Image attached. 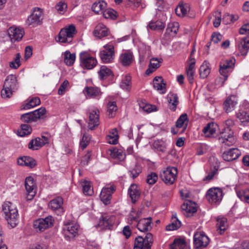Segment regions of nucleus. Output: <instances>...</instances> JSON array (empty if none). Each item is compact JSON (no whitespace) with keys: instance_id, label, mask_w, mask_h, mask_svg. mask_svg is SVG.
<instances>
[{"instance_id":"nucleus-1","label":"nucleus","mask_w":249,"mask_h":249,"mask_svg":"<svg viewBox=\"0 0 249 249\" xmlns=\"http://www.w3.org/2000/svg\"><path fill=\"white\" fill-rule=\"evenodd\" d=\"M18 82L15 75H8L4 82L3 89L1 91V95L3 98H10L13 92L18 89Z\"/></svg>"},{"instance_id":"nucleus-2","label":"nucleus","mask_w":249,"mask_h":249,"mask_svg":"<svg viewBox=\"0 0 249 249\" xmlns=\"http://www.w3.org/2000/svg\"><path fill=\"white\" fill-rule=\"evenodd\" d=\"M2 212L8 224L12 228L15 227L18 224V214L14 205L10 202H4L2 205Z\"/></svg>"},{"instance_id":"nucleus-3","label":"nucleus","mask_w":249,"mask_h":249,"mask_svg":"<svg viewBox=\"0 0 249 249\" xmlns=\"http://www.w3.org/2000/svg\"><path fill=\"white\" fill-rule=\"evenodd\" d=\"M76 31L74 25L71 24L61 29L57 37L55 38L56 42L63 43H70L76 35Z\"/></svg>"},{"instance_id":"nucleus-4","label":"nucleus","mask_w":249,"mask_h":249,"mask_svg":"<svg viewBox=\"0 0 249 249\" xmlns=\"http://www.w3.org/2000/svg\"><path fill=\"white\" fill-rule=\"evenodd\" d=\"M218 140L219 142L225 146H231L235 143L233 132L229 126L224 127L220 131Z\"/></svg>"},{"instance_id":"nucleus-5","label":"nucleus","mask_w":249,"mask_h":249,"mask_svg":"<svg viewBox=\"0 0 249 249\" xmlns=\"http://www.w3.org/2000/svg\"><path fill=\"white\" fill-rule=\"evenodd\" d=\"M46 110L44 107H41L34 111L22 114L20 119L25 123H31L36 121L38 119H43L46 117Z\"/></svg>"},{"instance_id":"nucleus-6","label":"nucleus","mask_w":249,"mask_h":249,"mask_svg":"<svg viewBox=\"0 0 249 249\" xmlns=\"http://www.w3.org/2000/svg\"><path fill=\"white\" fill-rule=\"evenodd\" d=\"M153 242V235L147 232L144 237L142 236H137L135 239L134 244L136 248L140 249H151Z\"/></svg>"},{"instance_id":"nucleus-7","label":"nucleus","mask_w":249,"mask_h":249,"mask_svg":"<svg viewBox=\"0 0 249 249\" xmlns=\"http://www.w3.org/2000/svg\"><path fill=\"white\" fill-rule=\"evenodd\" d=\"M54 219L49 215L45 218H39L34 221V227L37 231H43L53 226Z\"/></svg>"},{"instance_id":"nucleus-8","label":"nucleus","mask_w":249,"mask_h":249,"mask_svg":"<svg viewBox=\"0 0 249 249\" xmlns=\"http://www.w3.org/2000/svg\"><path fill=\"white\" fill-rule=\"evenodd\" d=\"M80 60L82 67L87 70L92 69L96 66L97 63L96 59L86 52H81L80 53Z\"/></svg>"},{"instance_id":"nucleus-9","label":"nucleus","mask_w":249,"mask_h":249,"mask_svg":"<svg viewBox=\"0 0 249 249\" xmlns=\"http://www.w3.org/2000/svg\"><path fill=\"white\" fill-rule=\"evenodd\" d=\"M178 174L177 168L174 167H167L160 175L161 179L166 184L171 185L175 182Z\"/></svg>"},{"instance_id":"nucleus-10","label":"nucleus","mask_w":249,"mask_h":249,"mask_svg":"<svg viewBox=\"0 0 249 249\" xmlns=\"http://www.w3.org/2000/svg\"><path fill=\"white\" fill-rule=\"evenodd\" d=\"M43 18L42 10L39 8H35L27 18L26 23L28 25L35 27L42 24Z\"/></svg>"},{"instance_id":"nucleus-11","label":"nucleus","mask_w":249,"mask_h":249,"mask_svg":"<svg viewBox=\"0 0 249 249\" xmlns=\"http://www.w3.org/2000/svg\"><path fill=\"white\" fill-rule=\"evenodd\" d=\"M222 191L219 188L209 189L206 195V199L211 204H216L220 202L222 199Z\"/></svg>"},{"instance_id":"nucleus-12","label":"nucleus","mask_w":249,"mask_h":249,"mask_svg":"<svg viewBox=\"0 0 249 249\" xmlns=\"http://www.w3.org/2000/svg\"><path fill=\"white\" fill-rule=\"evenodd\" d=\"M209 243V239L204 232H196L194 235V247L196 249H202L206 247Z\"/></svg>"},{"instance_id":"nucleus-13","label":"nucleus","mask_w":249,"mask_h":249,"mask_svg":"<svg viewBox=\"0 0 249 249\" xmlns=\"http://www.w3.org/2000/svg\"><path fill=\"white\" fill-rule=\"evenodd\" d=\"M99 110L94 108L89 110L88 128L92 130L98 127L99 124Z\"/></svg>"},{"instance_id":"nucleus-14","label":"nucleus","mask_w":249,"mask_h":249,"mask_svg":"<svg viewBox=\"0 0 249 249\" xmlns=\"http://www.w3.org/2000/svg\"><path fill=\"white\" fill-rule=\"evenodd\" d=\"M105 50L100 53V56L104 63H107L112 61L114 56V46L107 44L104 46Z\"/></svg>"},{"instance_id":"nucleus-15","label":"nucleus","mask_w":249,"mask_h":249,"mask_svg":"<svg viewBox=\"0 0 249 249\" xmlns=\"http://www.w3.org/2000/svg\"><path fill=\"white\" fill-rule=\"evenodd\" d=\"M25 186L28 193L27 199H32L36 194V183L32 177L29 176L25 178Z\"/></svg>"},{"instance_id":"nucleus-16","label":"nucleus","mask_w":249,"mask_h":249,"mask_svg":"<svg viewBox=\"0 0 249 249\" xmlns=\"http://www.w3.org/2000/svg\"><path fill=\"white\" fill-rule=\"evenodd\" d=\"M181 209L183 214L186 217H190L197 211L196 204L195 202L189 201L183 203Z\"/></svg>"},{"instance_id":"nucleus-17","label":"nucleus","mask_w":249,"mask_h":249,"mask_svg":"<svg viewBox=\"0 0 249 249\" xmlns=\"http://www.w3.org/2000/svg\"><path fill=\"white\" fill-rule=\"evenodd\" d=\"M7 32L12 42L20 40L24 34L22 29H19L15 27H10L8 29Z\"/></svg>"},{"instance_id":"nucleus-18","label":"nucleus","mask_w":249,"mask_h":249,"mask_svg":"<svg viewBox=\"0 0 249 249\" xmlns=\"http://www.w3.org/2000/svg\"><path fill=\"white\" fill-rule=\"evenodd\" d=\"M114 191L115 188L113 186L105 187L102 189L100 196L102 201L105 204L107 205L110 203L111 195Z\"/></svg>"},{"instance_id":"nucleus-19","label":"nucleus","mask_w":249,"mask_h":249,"mask_svg":"<svg viewBox=\"0 0 249 249\" xmlns=\"http://www.w3.org/2000/svg\"><path fill=\"white\" fill-rule=\"evenodd\" d=\"M63 203L62 198L61 197H57L50 201L49 204V207L53 211H57L58 215H61L64 212L63 208L62 207Z\"/></svg>"},{"instance_id":"nucleus-20","label":"nucleus","mask_w":249,"mask_h":249,"mask_svg":"<svg viewBox=\"0 0 249 249\" xmlns=\"http://www.w3.org/2000/svg\"><path fill=\"white\" fill-rule=\"evenodd\" d=\"M152 218L151 217L140 219L136 224L138 229L142 232L150 231L152 229Z\"/></svg>"},{"instance_id":"nucleus-21","label":"nucleus","mask_w":249,"mask_h":249,"mask_svg":"<svg viewBox=\"0 0 249 249\" xmlns=\"http://www.w3.org/2000/svg\"><path fill=\"white\" fill-rule=\"evenodd\" d=\"M240 155L241 152L237 148H231L223 153L222 158L225 161H231L237 159Z\"/></svg>"},{"instance_id":"nucleus-22","label":"nucleus","mask_w":249,"mask_h":249,"mask_svg":"<svg viewBox=\"0 0 249 249\" xmlns=\"http://www.w3.org/2000/svg\"><path fill=\"white\" fill-rule=\"evenodd\" d=\"M153 82L154 88L159 91L160 94H164L166 92V83L161 76L155 77Z\"/></svg>"},{"instance_id":"nucleus-23","label":"nucleus","mask_w":249,"mask_h":249,"mask_svg":"<svg viewBox=\"0 0 249 249\" xmlns=\"http://www.w3.org/2000/svg\"><path fill=\"white\" fill-rule=\"evenodd\" d=\"M128 192L131 199L132 202L135 204L139 199L141 195L139 187L136 184H133L130 185Z\"/></svg>"},{"instance_id":"nucleus-24","label":"nucleus","mask_w":249,"mask_h":249,"mask_svg":"<svg viewBox=\"0 0 249 249\" xmlns=\"http://www.w3.org/2000/svg\"><path fill=\"white\" fill-rule=\"evenodd\" d=\"M114 223V217H109L108 216H102L97 226L101 227L102 230L109 229Z\"/></svg>"},{"instance_id":"nucleus-25","label":"nucleus","mask_w":249,"mask_h":249,"mask_svg":"<svg viewBox=\"0 0 249 249\" xmlns=\"http://www.w3.org/2000/svg\"><path fill=\"white\" fill-rule=\"evenodd\" d=\"M167 99L169 104V108L171 110L175 111L179 103L177 94L170 92L167 95Z\"/></svg>"},{"instance_id":"nucleus-26","label":"nucleus","mask_w":249,"mask_h":249,"mask_svg":"<svg viewBox=\"0 0 249 249\" xmlns=\"http://www.w3.org/2000/svg\"><path fill=\"white\" fill-rule=\"evenodd\" d=\"M217 231L220 234H223L227 229V219L224 217L218 216L217 219Z\"/></svg>"},{"instance_id":"nucleus-27","label":"nucleus","mask_w":249,"mask_h":249,"mask_svg":"<svg viewBox=\"0 0 249 249\" xmlns=\"http://www.w3.org/2000/svg\"><path fill=\"white\" fill-rule=\"evenodd\" d=\"M190 63L186 68V73L188 80L190 84H192L194 81V69L196 63V60L194 58L190 57L189 58Z\"/></svg>"},{"instance_id":"nucleus-28","label":"nucleus","mask_w":249,"mask_h":249,"mask_svg":"<svg viewBox=\"0 0 249 249\" xmlns=\"http://www.w3.org/2000/svg\"><path fill=\"white\" fill-rule=\"evenodd\" d=\"M236 104V97L234 96H230L224 103V109L226 112H230L234 109Z\"/></svg>"},{"instance_id":"nucleus-29","label":"nucleus","mask_w":249,"mask_h":249,"mask_svg":"<svg viewBox=\"0 0 249 249\" xmlns=\"http://www.w3.org/2000/svg\"><path fill=\"white\" fill-rule=\"evenodd\" d=\"M93 35L99 38L107 36L108 35L107 29L102 23H99L95 28L93 31Z\"/></svg>"},{"instance_id":"nucleus-30","label":"nucleus","mask_w":249,"mask_h":249,"mask_svg":"<svg viewBox=\"0 0 249 249\" xmlns=\"http://www.w3.org/2000/svg\"><path fill=\"white\" fill-rule=\"evenodd\" d=\"M238 49L241 55L246 56L249 50V37H243L238 45Z\"/></svg>"},{"instance_id":"nucleus-31","label":"nucleus","mask_w":249,"mask_h":249,"mask_svg":"<svg viewBox=\"0 0 249 249\" xmlns=\"http://www.w3.org/2000/svg\"><path fill=\"white\" fill-rule=\"evenodd\" d=\"M18 163L19 165L29 166L31 168L36 165V160L33 158L28 156L19 158L18 160Z\"/></svg>"},{"instance_id":"nucleus-32","label":"nucleus","mask_w":249,"mask_h":249,"mask_svg":"<svg viewBox=\"0 0 249 249\" xmlns=\"http://www.w3.org/2000/svg\"><path fill=\"white\" fill-rule=\"evenodd\" d=\"M236 116L241 123H249V108L244 107L240 109Z\"/></svg>"},{"instance_id":"nucleus-33","label":"nucleus","mask_w":249,"mask_h":249,"mask_svg":"<svg viewBox=\"0 0 249 249\" xmlns=\"http://www.w3.org/2000/svg\"><path fill=\"white\" fill-rule=\"evenodd\" d=\"M133 60V55L132 53H125L122 54L120 57V61L123 66H128L131 65Z\"/></svg>"},{"instance_id":"nucleus-34","label":"nucleus","mask_w":249,"mask_h":249,"mask_svg":"<svg viewBox=\"0 0 249 249\" xmlns=\"http://www.w3.org/2000/svg\"><path fill=\"white\" fill-rule=\"evenodd\" d=\"M79 226L77 225L69 224L65 229V234L70 238H73L76 235Z\"/></svg>"},{"instance_id":"nucleus-35","label":"nucleus","mask_w":249,"mask_h":249,"mask_svg":"<svg viewBox=\"0 0 249 249\" xmlns=\"http://www.w3.org/2000/svg\"><path fill=\"white\" fill-rule=\"evenodd\" d=\"M217 125L213 122L208 123L203 129V132L207 137H210L216 132Z\"/></svg>"},{"instance_id":"nucleus-36","label":"nucleus","mask_w":249,"mask_h":249,"mask_svg":"<svg viewBox=\"0 0 249 249\" xmlns=\"http://www.w3.org/2000/svg\"><path fill=\"white\" fill-rule=\"evenodd\" d=\"M44 145L41 138L37 137L35 140H32L28 144V148L33 150H37L38 148L41 147Z\"/></svg>"},{"instance_id":"nucleus-37","label":"nucleus","mask_w":249,"mask_h":249,"mask_svg":"<svg viewBox=\"0 0 249 249\" xmlns=\"http://www.w3.org/2000/svg\"><path fill=\"white\" fill-rule=\"evenodd\" d=\"M64 62L68 66H72L75 60V54L71 53L69 51H66L64 53Z\"/></svg>"},{"instance_id":"nucleus-38","label":"nucleus","mask_w":249,"mask_h":249,"mask_svg":"<svg viewBox=\"0 0 249 249\" xmlns=\"http://www.w3.org/2000/svg\"><path fill=\"white\" fill-rule=\"evenodd\" d=\"M179 28V24L178 22H174L170 23L168 24L167 27L166 29V34L170 36L173 34L175 35L177 34Z\"/></svg>"},{"instance_id":"nucleus-39","label":"nucleus","mask_w":249,"mask_h":249,"mask_svg":"<svg viewBox=\"0 0 249 249\" xmlns=\"http://www.w3.org/2000/svg\"><path fill=\"white\" fill-rule=\"evenodd\" d=\"M40 100L38 97H34L31 99L27 103L23 105L22 109H29L40 104Z\"/></svg>"},{"instance_id":"nucleus-40","label":"nucleus","mask_w":249,"mask_h":249,"mask_svg":"<svg viewBox=\"0 0 249 249\" xmlns=\"http://www.w3.org/2000/svg\"><path fill=\"white\" fill-rule=\"evenodd\" d=\"M174 217L175 220L172 223L166 226V230L167 231H173L178 229L181 226L180 221L177 218V214L175 213L173 215L172 218Z\"/></svg>"},{"instance_id":"nucleus-41","label":"nucleus","mask_w":249,"mask_h":249,"mask_svg":"<svg viewBox=\"0 0 249 249\" xmlns=\"http://www.w3.org/2000/svg\"><path fill=\"white\" fill-rule=\"evenodd\" d=\"M186 122L185 124V126L184 127L183 129L182 132L186 129L187 123L188 122V117L186 113H183L180 115L179 118L178 119L176 122V126L178 128H181L183 126V124Z\"/></svg>"},{"instance_id":"nucleus-42","label":"nucleus","mask_w":249,"mask_h":249,"mask_svg":"<svg viewBox=\"0 0 249 249\" xmlns=\"http://www.w3.org/2000/svg\"><path fill=\"white\" fill-rule=\"evenodd\" d=\"M237 196L241 200L249 203V189H247L236 191Z\"/></svg>"},{"instance_id":"nucleus-43","label":"nucleus","mask_w":249,"mask_h":249,"mask_svg":"<svg viewBox=\"0 0 249 249\" xmlns=\"http://www.w3.org/2000/svg\"><path fill=\"white\" fill-rule=\"evenodd\" d=\"M186 242L184 239H175L170 246V249H184Z\"/></svg>"},{"instance_id":"nucleus-44","label":"nucleus","mask_w":249,"mask_h":249,"mask_svg":"<svg viewBox=\"0 0 249 249\" xmlns=\"http://www.w3.org/2000/svg\"><path fill=\"white\" fill-rule=\"evenodd\" d=\"M131 79L130 75H126L120 83V87L129 91L131 89Z\"/></svg>"},{"instance_id":"nucleus-45","label":"nucleus","mask_w":249,"mask_h":249,"mask_svg":"<svg viewBox=\"0 0 249 249\" xmlns=\"http://www.w3.org/2000/svg\"><path fill=\"white\" fill-rule=\"evenodd\" d=\"M83 187V192L86 196H92L93 194V188L90 185V182L84 181L82 184Z\"/></svg>"},{"instance_id":"nucleus-46","label":"nucleus","mask_w":249,"mask_h":249,"mask_svg":"<svg viewBox=\"0 0 249 249\" xmlns=\"http://www.w3.org/2000/svg\"><path fill=\"white\" fill-rule=\"evenodd\" d=\"M87 94L90 97H96L100 95L101 92L98 88L87 87L86 88Z\"/></svg>"},{"instance_id":"nucleus-47","label":"nucleus","mask_w":249,"mask_h":249,"mask_svg":"<svg viewBox=\"0 0 249 249\" xmlns=\"http://www.w3.org/2000/svg\"><path fill=\"white\" fill-rule=\"evenodd\" d=\"M153 147L157 151L164 153L166 149L165 143L161 140L155 141L153 143Z\"/></svg>"},{"instance_id":"nucleus-48","label":"nucleus","mask_w":249,"mask_h":249,"mask_svg":"<svg viewBox=\"0 0 249 249\" xmlns=\"http://www.w3.org/2000/svg\"><path fill=\"white\" fill-rule=\"evenodd\" d=\"M108 116L109 118L113 117L115 113L118 109V107L116 105V103L115 102H109L108 103Z\"/></svg>"},{"instance_id":"nucleus-49","label":"nucleus","mask_w":249,"mask_h":249,"mask_svg":"<svg viewBox=\"0 0 249 249\" xmlns=\"http://www.w3.org/2000/svg\"><path fill=\"white\" fill-rule=\"evenodd\" d=\"M189 9L187 4L179 5L175 9L176 14L179 17H184L187 14L188 9Z\"/></svg>"},{"instance_id":"nucleus-50","label":"nucleus","mask_w":249,"mask_h":249,"mask_svg":"<svg viewBox=\"0 0 249 249\" xmlns=\"http://www.w3.org/2000/svg\"><path fill=\"white\" fill-rule=\"evenodd\" d=\"M107 6V3L104 1H99L98 2H95L92 6V11L95 13H99V12L104 10Z\"/></svg>"},{"instance_id":"nucleus-51","label":"nucleus","mask_w":249,"mask_h":249,"mask_svg":"<svg viewBox=\"0 0 249 249\" xmlns=\"http://www.w3.org/2000/svg\"><path fill=\"white\" fill-rule=\"evenodd\" d=\"M32 130V128L29 125L23 124L21 125V129L18 131V134L21 137L28 135L31 133Z\"/></svg>"},{"instance_id":"nucleus-52","label":"nucleus","mask_w":249,"mask_h":249,"mask_svg":"<svg viewBox=\"0 0 249 249\" xmlns=\"http://www.w3.org/2000/svg\"><path fill=\"white\" fill-rule=\"evenodd\" d=\"M235 63V59L234 58H230L226 60H222L220 65L227 69L233 68Z\"/></svg>"},{"instance_id":"nucleus-53","label":"nucleus","mask_w":249,"mask_h":249,"mask_svg":"<svg viewBox=\"0 0 249 249\" xmlns=\"http://www.w3.org/2000/svg\"><path fill=\"white\" fill-rule=\"evenodd\" d=\"M148 26L151 30H160L164 29V24L162 22L158 20L155 22H150Z\"/></svg>"},{"instance_id":"nucleus-54","label":"nucleus","mask_w":249,"mask_h":249,"mask_svg":"<svg viewBox=\"0 0 249 249\" xmlns=\"http://www.w3.org/2000/svg\"><path fill=\"white\" fill-rule=\"evenodd\" d=\"M99 74L100 78L102 79L106 78L107 76H110L112 74L111 71L107 68L106 66H103L101 67V69L99 71Z\"/></svg>"},{"instance_id":"nucleus-55","label":"nucleus","mask_w":249,"mask_h":249,"mask_svg":"<svg viewBox=\"0 0 249 249\" xmlns=\"http://www.w3.org/2000/svg\"><path fill=\"white\" fill-rule=\"evenodd\" d=\"M210 69L206 65L203 64L199 68V75L202 78H206L210 73Z\"/></svg>"},{"instance_id":"nucleus-56","label":"nucleus","mask_w":249,"mask_h":249,"mask_svg":"<svg viewBox=\"0 0 249 249\" xmlns=\"http://www.w3.org/2000/svg\"><path fill=\"white\" fill-rule=\"evenodd\" d=\"M20 57L21 56L19 53H18L16 55V58L14 60L9 63V66L11 68L17 69L20 65Z\"/></svg>"},{"instance_id":"nucleus-57","label":"nucleus","mask_w":249,"mask_h":249,"mask_svg":"<svg viewBox=\"0 0 249 249\" xmlns=\"http://www.w3.org/2000/svg\"><path fill=\"white\" fill-rule=\"evenodd\" d=\"M162 59L160 58L158 59L157 58H152L150 59L149 67L152 68L154 71L159 68L160 66V63L161 62Z\"/></svg>"},{"instance_id":"nucleus-58","label":"nucleus","mask_w":249,"mask_h":249,"mask_svg":"<svg viewBox=\"0 0 249 249\" xmlns=\"http://www.w3.org/2000/svg\"><path fill=\"white\" fill-rule=\"evenodd\" d=\"M141 172L142 168L138 164H136L134 168L129 171L130 175L133 179L136 178Z\"/></svg>"},{"instance_id":"nucleus-59","label":"nucleus","mask_w":249,"mask_h":249,"mask_svg":"<svg viewBox=\"0 0 249 249\" xmlns=\"http://www.w3.org/2000/svg\"><path fill=\"white\" fill-rule=\"evenodd\" d=\"M124 154L118 149H114L111 150L110 155L113 158H117L120 160H123L124 158Z\"/></svg>"},{"instance_id":"nucleus-60","label":"nucleus","mask_w":249,"mask_h":249,"mask_svg":"<svg viewBox=\"0 0 249 249\" xmlns=\"http://www.w3.org/2000/svg\"><path fill=\"white\" fill-rule=\"evenodd\" d=\"M110 133L111 134V135H109V137L110 139H112V141H109V143L112 144H117L119 137L117 128L112 129L110 131Z\"/></svg>"},{"instance_id":"nucleus-61","label":"nucleus","mask_w":249,"mask_h":249,"mask_svg":"<svg viewBox=\"0 0 249 249\" xmlns=\"http://www.w3.org/2000/svg\"><path fill=\"white\" fill-rule=\"evenodd\" d=\"M158 178V175L154 172H152L147 177L146 182L150 185L155 184Z\"/></svg>"},{"instance_id":"nucleus-62","label":"nucleus","mask_w":249,"mask_h":249,"mask_svg":"<svg viewBox=\"0 0 249 249\" xmlns=\"http://www.w3.org/2000/svg\"><path fill=\"white\" fill-rule=\"evenodd\" d=\"M116 12L112 9H107L103 12V16L105 18L115 19L116 18Z\"/></svg>"},{"instance_id":"nucleus-63","label":"nucleus","mask_w":249,"mask_h":249,"mask_svg":"<svg viewBox=\"0 0 249 249\" xmlns=\"http://www.w3.org/2000/svg\"><path fill=\"white\" fill-rule=\"evenodd\" d=\"M90 140V137L89 135L86 134L83 135V138L80 142V146L83 149H85L87 146Z\"/></svg>"},{"instance_id":"nucleus-64","label":"nucleus","mask_w":249,"mask_h":249,"mask_svg":"<svg viewBox=\"0 0 249 249\" xmlns=\"http://www.w3.org/2000/svg\"><path fill=\"white\" fill-rule=\"evenodd\" d=\"M55 8L57 11L61 14L63 13L66 10L67 5L64 2L60 1L56 4Z\"/></svg>"}]
</instances>
